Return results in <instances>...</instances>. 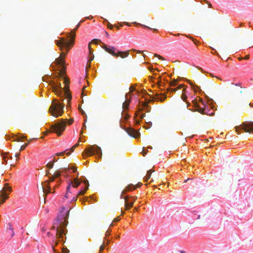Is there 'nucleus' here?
Segmentation results:
<instances>
[{"instance_id":"1","label":"nucleus","mask_w":253,"mask_h":253,"mask_svg":"<svg viewBox=\"0 0 253 253\" xmlns=\"http://www.w3.org/2000/svg\"><path fill=\"white\" fill-rule=\"evenodd\" d=\"M70 210H65L64 207L61 208L60 214L57 217V220L54 223L53 228L56 229V237L60 241V239H63V235L66 234L67 230L66 226L68 224V219L69 215Z\"/></svg>"},{"instance_id":"2","label":"nucleus","mask_w":253,"mask_h":253,"mask_svg":"<svg viewBox=\"0 0 253 253\" xmlns=\"http://www.w3.org/2000/svg\"><path fill=\"white\" fill-rule=\"evenodd\" d=\"M76 29H73L71 31L70 34L71 40L67 41V40L62 38L60 41H56V44L60 47L61 50H63V48H66V51L65 52L62 51L60 56L56 59V62L57 65H59L61 67L64 69V57L74 44V39L75 38Z\"/></svg>"},{"instance_id":"3","label":"nucleus","mask_w":253,"mask_h":253,"mask_svg":"<svg viewBox=\"0 0 253 253\" xmlns=\"http://www.w3.org/2000/svg\"><path fill=\"white\" fill-rule=\"evenodd\" d=\"M67 121H68L69 125H71L73 123L74 120L72 119L69 120L61 119L59 122L56 123L51 125L50 126V130L49 131L56 133L58 136H60L66 128Z\"/></svg>"},{"instance_id":"4","label":"nucleus","mask_w":253,"mask_h":253,"mask_svg":"<svg viewBox=\"0 0 253 253\" xmlns=\"http://www.w3.org/2000/svg\"><path fill=\"white\" fill-rule=\"evenodd\" d=\"M64 105L59 103L57 99H54L49 108V112L56 118L61 116L63 113Z\"/></svg>"},{"instance_id":"5","label":"nucleus","mask_w":253,"mask_h":253,"mask_svg":"<svg viewBox=\"0 0 253 253\" xmlns=\"http://www.w3.org/2000/svg\"><path fill=\"white\" fill-rule=\"evenodd\" d=\"M102 47L108 53L111 54L112 55L116 57H120L122 58L126 57L129 55V50L126 51H118L114 46H107L103 44Z\"/></svg>"},{"instance_id":"6","label":"nucleus","mask_w":253,"mask_h":253,"mask_svg":"<svg viewBox=\"0 0 253 253\" xmlns=\"http://www.w3.org/2000/svg\"><path fill=\"white\" fill-rule=\"evenodd\" d=\"M243 130L245 132L253 133V122H250L249 123H244L241 125V127H235L236 131L240 134L239 132V128Z\"/></svg>"},{"instance_id":"7","label":"nucleus","mask_w":253,"mask_h":253,"mask_svg":"<svg viewBox=\"0 0 253 253\" xmlns=\"http://www.w3.org/2000/svg\"><path fill=\"white\" fill-rule=\"evenodd\" d=\"M61 175V173L60 171H55L53 174L52 175L51 177H50V183H48L47 182H45L44 185L42 186V190H46L45 188V186H47L48 188V190L54 189L56 188V185L53 184L52 182L55 178H57L59 177Z\"/></svg>"},{"instance_id":"8","label":"nucleus","mask_w":253,"mask_h":253,"mask_svg":"<svg viewBox=\"0 0 253 253\" xmlns=\"http://www.w3.org/2000/svg\"><path fill=\"white\" fill-rule=\"evenodd\" d=\"M86 191H80V192H76L73 193L72 191H67L65 198L70 201H76L77 199V196L79 195H84Z\"/></svg>"},{"instance_id":"9","label":"nucleus","mask_w":253,"mask_h":253,"mask_svg":"<svg viewBox=\"0 0 253 253\" xmlns=\"http://www.w3.org/2000/svg\"><path fill=\"white\" fill-rule=\"evenodd\" d=\"M84 151L87 155H92L95 153L101 155V149L100 147L96 145L89 146L88 148L85 149Z\"/></svg>"},{"instance_id":"10","label":"nucleus","mask_w":253,"mask_h":253,"mask_svg":"<svg viewBox=\"0 0 253 253\" xmlns=\"http://www.w3.org/2000/svg\"><path fill=\"white\" fill-rule=\"evenodd\" d=\"M64 83L65 84V86L64 87V96L65 95L66 96L67 99V103L69 104L71 100L72 96L71 94L69 92V79L67 78H64Z\"/></svg>"},{"instance_id":"11","label":"nucleus","mask_w":253,"mask_h":253,"mask_svg":"<svg viewBox=\"0 0 253 253\" xmlns=\"http://www.w3.org/2000/svg\"><path fill=\"white\" fill-rule=\"evenodd\" d=\"M235 86L236 87L233 88V90L237 96L242 97L244 93V90L238 84H236Z\"/></svg>"},{"instance_id":"12","label":"nucleus","mask_w":253,"mask_h":253,"mask_svg":"<svg viewBox=\"0 0 253 253\" xmlns=\"http://www.w3.org/2000/svg\"><path fill=\"white\" fill-rule=\"evenodd\" d=\"M126 131L129 135L134 138H136L140 135V133L138 131L130 127L126 128Z\"/></svg>"},{"instance_id":"13","label":"nucleus","mask_w":253,"mask_h":253,"mask_svg":"<svg viewBox=\"0 0 253 253\" xmlns=\"http://www.w3.org/2000/svg\"><path fill=\"white\" fill-rule=\"evenodd\" d=\"M121 198H124L125 200V206H126V210H129L130 209L133 205V201H135L136 199V198H133V201L132 202H128V199L127 196H125L124 197H123V193L121 195Z\"/></svg>"},{"instance_id":"14","label":"nucleus","mask_w":253,"mask_h":253,"mask_svg":"<svg viewBox=\"0 0 253 253\" xmlns=\"http://www.w3.org/2000/svg\"><path fill=\"white\" fill-rule=\"evenodd\" d=\"M6 191H0V205L4 203L8 198L9 193H6Z\"/></svg>"},{"instance_id":"15","label":"nucleus","mask_w":253,"mask_h":253,"mask_svg":"<svg viewBox=\"0 0 253 253\" xmlns=\"http://www.w3.org/2000/svg\"><path fill=\"white\" fill-rule=\"evenodd\" d=\"M80 184V182L78 180L77 178H75L73 181H72L70 183L68 184L66 190H69L72 185V187L73 188H77L78 187L79 185Z\"/></svg>"},{"instance_id":"16","label":"nucleus","mask_w":253,"mask_h":253,"mask_svg":"<svg viewBox=\"0 0 253 253\" xmlns=\"http://www.w3.org/2000/svg\"><path fill=\"white\" fill-rule=\"evenodd\" d=\"M61 88V84L59 83L56 86L53 87V91L56 95L60 96L62 94Z\"/></svg>"},{"instance_id":"17","label":"nucleus","mask_w":253,"mask_h":253,"mask_svg":"<svg viewBox=\"0 0 253 253\" xmlns=\"http://www.w3.org/2000/svg\"><path fill=\"white\" fill-rule=\"evenodd\" d=\"M141 185H142V184L141 182H138L136 184H130L127 185V190H130L131 189L135 190V189L140 188Z\"/></svg>"},{"instance_id":"18","label":"nucleus","mask_w":253,"mask_h":253,"mask_svg":"<svg viewBox=\"0 0 253 253\" xmlns=\"http://www.w3.org/2000/svg\"><path fill=\"white\" fill-rule=\"evenodd\" d=\"M128 94H129V93H126V95H125L126 100L123 104V108L124 109H127L128 108V106H129V103L130 102V100H128V101L126 100L127 95Z\"/></svg>"},{"instance_id":"19","label":"nucleus","mask_w":253,"mask_h":253,"mask_svg":"<svg viewBox=\"0 0 253 253\" xmlns=\"http://www.w3.org/2000/svg\"><path fill=\"white\" fill-rule=\"evenodd\" d=\"M196 107H197V109L196 110V111L199 112L200 113H201L202 114H207V113L205 112V111H206L205 109L202 108V107L199 106L198 105V106L196 105Z\"/></svg>"},{"instance_id":"20","label":"nucleus","mask_w":253,"mask_h":253,"mask_svg":"<svg viewBox=\"0 0 253 253\" xmlns=\"http://www.w3.org/2000/svg\"><path fill=\"white\" fill-rule=\"evenodd\" d=\"M68 150V149H67L65 151L61 152L60 153H57L55 154V155L57 156H64L65 155V154L66 153L67 155L69 156L71 154V152H68L66 153V152Z\"/></svg>"},{"instance_id":"21","label":"nucleus","mask_w":253,"mask_h":253,"mask_svg":"<svg viewBox=\"0 0 253 253\" xmlns=\"http://www.w3.org/2000/svg\"><path fill=\"white\" fill-rule=\"evenodd\" d=\"M152 172L153 171L152 169H150L147 171V174L145 177V181H148L150 179Z\"/></svg>"},{"instance_id":"22","label":"nucleus","mask_w":253,"mask_h":253,"mask_svg":"<svg viewBox=\"0 0 253 253\" xmlns=\"http://www.w3.org/2000/svg\"><path fill=\"white\" fill-rule=\"evenodd\" d=\"M167 96L165 95H163L161 96H159L158 95H157V97L156 98V100H159L160 101H163L166 98Z\"/></svg>"},{"instance_id":"23","label":"nucleus","mask_w":253,"mask_h":253,"mask_svg":"<svg viewBox=\"0 0 253 253\" xmlns=\"http://www.w3.org/2000/svg\"><path fill=\"white\" fill-rule=\"evenodd\" d=\"M9 227L8 228V230H10L11 233V236L12 237L14 235V232L13 231V228H12V225L10 224H9Z\"/></svg>"},{"instance_id":"24","label":"nucleus","mask_w":253,"mask_h":253,"mask_svg":"<svg viewBox=\"0 0 253 253\" xmlns=\"http://www.w3.org/2000/svg\"><path fill=\"white\" fill-rule=\"evenodd\" d=\"M12 187L9 186L8 184L5 183L4 184V186L3 187L1 188V190H11Z\"/></svg>"},{"instance_id":"25","label":"nucleus","mask_w":253,"mask_h":253,"mask_svg":"<svg viewBox=\"0 0 253 253\" xmlns=\"http://www.w3.org/2000/svg\"><path fill=\"white\" fill-rule=\"evenodd\" d=\"M185 93V88H184L182 91V94L181 95V98L183 101H185L187 98L186 95Z\"/></svg>"},{"instance_id":"26","label":"nucleus","mask_w":253,"mask_h":253,"mask_svg":"<svg viewBox=\"0 0 253 253\" xmlns=\"http://www.w3.org/2000/svg\"><path fill=\"white\" fill-rule=\"evenodd\" d=\"M50 191H44V190H43V199H44V202H45V197L47 196V195L50 193Z\"/></svg>"},{"instance_id":"27","label":"nucleus","mask_w":253,"mask_h":253,"mask_svg":"<svg viewBox=\"0 0 253 253\" xmlns=\"http://www.w3.org/2000/svg\"><path fill=\"white\" fill-rule=\"evenodd\" d=\"M53 166L54 163H53L51 162H50L46 165V167L49 169H51L53 167Z\"/></svg>"},{"instance_id":"28","label":"nucleus","mask_w":253,"mask_h":253,"mask_svg":"<svg viewBox=\"0 0 253 253\" xmlns=\"http://www.w3.org/2000/svg\"><path fill=\"white\" fill-rule=\"evenodd\" d=\"M169 187V185L168 184H161L160 185V187L158 188V190H160L161 188H167Z\"/></svg>"},{"instance_id":"29","label":"nucleus","mask_w":253,"mask_h":253,"mask_svg":"<svg viewBox=\"0 0 253 253\" xmlns=\"http://www.w3.org/2000/svg\"><path fill=\"white\" fill-rule=\"evenodd\" d=\"M154 56L156 57H158L159 59H161L162 60H165L163 57H162V56H161L157 53L154 54Z\"/></svg>"},{"instance_id":"30","label":"nucleus","mask_w":253,"mask_h":253,"mask_svg":"<svg viewBox=\"0 0 253 253\" xmlns=\"http://www.w3.org/2000/svg\"><path fill=\"white\" fill-rule=\"evenodd\" d=\"M84 184L85 185V188H84V190H87L88 188V187H89L88 181L87 180V181H85L84 182Z\"/></svg>"},{"instance_id":"31","label":"nucleus","mask_w":253,"mask_h":253,"mask_svg":"<svg viewBox=\"0 0 253 253\" xmlns=\"http://www.w3.org/2000/svg\"><path fill=\"white\" fill-rule=\"evenodd\" d=\"M105 248V245H104V243H103L100 247V248H99V253H101L104 250Z\"/></svg>"},{"instance_id":"32","label":"nucleus","mask_w":253,"mask_h":253,"mask_svg":"<svg viewBox=\"0 0 253 253\" xmlns=\"http://www.w3.org/2000/svg\"><path fill=\"white\" fill-rule=\"evenodd\" d=\"M28 145V143L25 144L23 145L22 146H21L19 151H22L24 149H25Z\"/></svg>"},{"instance_id":"33","label":"nucleus","mask_w":253,"mask_h":253,"mask_svg":"<svg viewBox=\"0 0 253 253\" xmlns=\"http://www.w3.org/2000/svg\"><path fill=\"white\" fill-rule=\"evenodd\" d=\"M98 42H101V41L98 39H93L92 41V42L94 44H97Z\"/></svg>"},{"instance_id":"34","label":"nucleus","mask_w":253,"mask_h":253,"mask_svg":"<svg viewBox=\"0 0 253 253\" xmlns=\"http://www.w3.org/2000/svg\"><path fill=\"white\" fill-rule=\"evenodd\" d=\"M147 124H148V126H145V127L146 129H149L152 126V122H149L147 123Z\"/></svg>"},{"instance_id":"35","label":"nucleus","mask_w":253,"mask_h":253,"mask_svg":"<svg viewBox=\"0 0 253 253\" xmlns=\"http://www.w3.org/2000/svg\"><path fill=\"white\" fill-rule=\"evenodd\" d=\"M69 251L67 249L63 248L62 251V253H69Z\"/></svg>"},{"instance_id":"36","label":"nucleus","mask_w":253,"mask_h":253,"mask_svg":"<svg viewBox=\"0 0 253 253\" xmlns=\"http://www.w3.org/2000/svg\"><path fill=\"white\" fill-rule=\"evenodd\" d=\"M170 85L171 86H175L176 85V81H175V80H173L172 81L171 83H170Z\"/></svg>"},{"instance_id":"37","label":"nucleus","mask_w":253,"mask_h":253,"mask_svg":"<svg viewBox=\"0 0 253 253\" xmlns=\"http://www.w3.org/2000/svg\"><path fill=\"white\" fill-rule=\"evenodd\" d=\"M88 49H89V53L90 54H92V48L91 47V44L90 43H89L88 44Z\"/></svg>"},{"instance_id":"38","label":"nucleus","mask_w":253,"mask_h":253,"mask_svg":"<svg viewBox=\"0 0 253 253\" xmlns=\"http://www.w3.org/2000/svg\"><path fill=\"white\" fill-rule=\"evenodd\" d=\"M107 26L110 29H112L114 27V26L113 25L111 24L110 23H108Z\"/></svg>"},{"instance_id":"39","label":"nucleus","mask_w":253,"mask_h":253,"mask_svg":"<svg viewBox=\"0 0 253 253\" xmlns=\"http://www.w3.org/2000/svg\"><path fill=\"white\" fill-rule=\"evenodd\" d=\"M67 169H73V171H74V172H76V170H77V167H72V168H70L69 167H68Z\"/></svg>"},{"instance_id":"40","label":"nucleus","mask_w":253,"mask_h":253,"mask_svg":"<svg viewBox=\"0 0 253 253\" xmlns=\"http://www.w3.org/2000/svg\"><path fill=\"white\" fill-rule=\"evenodd\" d=\"M134 90H135V89H134V88L133 86H130L129 90H130V92H132L134 91Z\"/></svg>"},{"instance_id":"41","label":"nucleus","mask_w":253,"mask_h":253,"mask_svg":"<svg viewBox=\"0 0 253 253\" xmlns=\"http://www.w3.org/2000/svg\"><path fill=\"white\" fill-rule=\"evenodd\" d=\"M120 220L119 217H117L116 218H115L114 220H113V222H118L119 221V220Z\"/></svg>"},{"instance_id":"42","label":"nucleus","mask_w":253,"mask_h":253,"mask_svg":"<svg viewBox=\"0 0 253 253\" xmlns=\"http://www.w3.org/2000/svg\"><path fill=\"white\" fill-rule=\"evenodd\" d=\"M142 106L144 107H147L148 106V103L147 102H143L142 103Z\"/></svg>"},{"instance_id":"43","label":"nucleus","mask_w":253,"mask_h":253,"mask_svg":"<svg viewBox=\"0 0 253 253\" xmlns=\"http://www.w3.org/2000/svg\"><path fill=\"white\" fill-rule=\"evenodd\" d=\"M145 117V114L143 113L140 115V119H143Z\"/></svg>"},{"instance_id":"44","label":"nucleus","mask_w":253,"mask_h":253,"mask_svg":"<svg viewBox=\"0 0 253 253\" xmlns=\"http://www.w3.org/2000/svg\"><path fill=\"white\" fill-rule=\"evenodd\" d=\"M250 58V56H249V55H247L246 56H245V57H244V59H246V60H248Z\"/></svg>"},{"instance_id":"45","label":"nucleus","mask_w":253,"mask_h":253,"mask_svg":"<svg viewBox=\"0 0 253 253\" xmlns=\"http://www.w3.org/2000/svg\"><path fill=\"white\" fill-rule=\"evenodd\" d=\"M76 148V147H74V146H73L70 149V150L71 151V152H73L75 150V149Z\"/></svg>"},{"instance_id":"46","label":"nucleus","mask_w":253,"mask_h":253,"mask_svg":"<svg viewBox=\"0 0 253 253\" xmlns=\"http://www.w3.org/2000/svg\"><path fill=\"white\" fill-rule=\"evenodd\" d=\"M58 159H57V160H55V158H53V160L51 161V162H52L54 164V163L56 161H58Z\"/></svg>"},{"instance_id":"47","label":"nucleus","mask_w":253,"mask_h":253,"mask_svg":"<svg viewBox=\"0 0 253 253\" xmlns=\"http://www.w3.org/2000/svg\"><path fill=\"white\" fill-rule=\"evenodd\" d=\"M129 117V116L128 115H127V114H126V115L125 116V120H127L128 119Z\"/></svg>"},{"instance_id":"48","label":"nucleus","mask_w":253,"mask_h":253,"mask_svg":"<svg viewBox=\"0 0 253 253\" xmlns=\"http://www.w3.org/2000/svg\"><path fill=\"white\" fill-rule=\"evenodd\" d=\"M176 253H185V252L183 251H179L177 252Z\"/></svg>"},{"instance_id":"49","label":"nucleus","mask_w":253,"mask_h":253,"mask_svg":"<svg viewBox=\"0 0 253 253\" xmlns=\"http://www.w3.org/2000/svg\"><path fill=\"white\" fill-rule=\"evenodd\" d=\"M183 86H184V85H183V84H180V85H179L178 86V88H179V89H180V88H181L182 87H183Z\"/></svg>"},{"instance_id":"50","label":"nucleus","mask_w":253,"mask_h":253,"mask_svg":"<svg viewBox=\"0 0 253 253\" xmlns=\"http://www.w3.org/2000/svg\"><path fill=\"white\" fill-rule=\"evenodd\" d=\"M93 58H94V56H92L90 57V61H89V62H90L91 61H92V60H93Z\"/></svg>"},{"instance_id":"51","label":"nucleus","mask_w":253,"mask_h":253,"mask_svg":"<svg viewBox=\"0 0 253 253\" xmlns=\"http://www.w3.org/2000/svg\"><path fill=\"white\" fill-rule=\"evenodd\" d=\"M80 110L82 114H85L83 110L80 109Z\"/></svg>"},{"instance_id":"52","label":"nucleus","mask_w":253,"mask_h":253,"mask_svg":"<svg viewBox=\"0 0 253 253\" xmlns=\"http://www.w3.org/2000/svg\"><path fill=\"white\" fill-rule=\"evenodd\" d=\"M19 155H20V153H16V154H15V157H19Z\"/></svg>"},{"instance_id":"53","label":"nucleus","mask_w":253,"mask_h":253,"mask_svg":"<svg viewBox=\"0 0 253 253\" xmlns=\"http://www.w3.org/2000/svg\"><path fill=\"white\" fill-rule=\"evenodd\" d=\"M141 25L142 27H145V28H149V29H151L150 28H149V27H148L146 26V25Z\"/></svg>"},{"instance_id":"54","label":"nucleus","mask_w":253,"mask_h":253,"mask_svg":"<svg viewBox=\"0 0 253 253\" xmlns=\"http://www.w3.org/2000/svg\"><path fill=\"white\" fill-rule=\"evenodd\" d=\"M249 105L250 107H253V103L252 104V103H249Z\"/></svg>"},{"instance_id":"55","label":"nucleus","mask_w":253,"mask_h":253,"mask_svg":"<svg viewBox=\"0 0 253 253\" xmlns=\"http://www.w3.org/2000/svg\"><path fill=\"white\" fill-rule=\"evenodd\" d=\"M142 52V51H141V50H137V53H141Z\"/></svg>"},{"instance_id":"56","label":"nucleus","mask_w":253,"mask_h":253,"mask_svg":"<svg viewBox=\"0 0 253 253\" xmlns=\"http://www.w3.org/2000/svg\"><path fill=\"white\" fill-rule=\"evenodd\" d=\"M80 26V23H79L77 25V27H76V28L75 29L76 30H77Z\"/></svg>"},{"instance_id":"57","label":"nucleus","mask_w":253,"mask_h":253,"mask_svg":"<svg viewBox=\"0 0 253 253\" xmlns=\"http://www.w3.org/2000/svg\"><path fill=\"white\" fill-rule=\"evenodd\" d=\"M78 145H79V144L77 143V144H76L75 145H74V147L76 148V147H77L78 146Z\"/></svg>"},{"instance_id":"58","label":"nucleus","mask_w":253,"mask_h":253,"mask_svg":"<svg viewBox=\"0 0 253 253\" xmlns=\"http://www.w3.org/2000/svg\"><path fill=\"white\" fill-rule=\"evenodd\" d=\"M78 145H79V144L77 143V144H76L75 145H74V147L76 148V147H77L78 146Z\"/></svg>"},{"instance_id":"59","label":"nucleus","mask_w":253,"mask_h":253,"mask_svg":"<svg viewBox=\"0 0 253 253\" xmlns=\"http://www.w3.org/2000/svg\"><path fill=\"white\" fill-rule=\"evenodd\" d=\"M109 234H110V233H109V232L108 231H107L106 232V236H107V235H109Z\"/></svg>"},{"instance_id":"60","label":"nucleus","mask_w":253,"mask_h":253,"mask_svg":"<svg viewBox=\"0 0 253 253\" xmlns=\"http://www.w3.org/2000/svg\"><path fill=\"white\" fill-rule=\"evenodd\" d=\"M170 90H171V91H176V88H172Z\"/></svg>"},{"instance_id":"61","label":"nucleus","mask_w":253,"mask_h":253,"mask_svg":"<svg viewBox=\"0 0 253 253\" xmlns=\"http://www.w3.org/2000/svg\"><path fill=\"white\" fill-rule=\"evenodd\" d=\"M6 158H7V157H6V156H4V157H3V159L4 160V161H5V162H6V160H5Z\"/></svg>"},{"instance_id":"62","label":"nucleus","mask_w":253,"mask_h":253,"mask_svg":"<svg viewBox=\"0 0 253 253\" xmlns=\"http://www.w3.org/2000/svg\"><path fill=\"white\" fill-rule=\"evenodd\" d=\"M83 128H86V126H85V124H84Z\"/></svg>"},{"instance_id":"63","label":"nucleus","mask_w":253,"mask_h":253,"mask_svg":"<svg viewBox=\"0 0 253 253\" xmlns=\"http://www.w3.org/2000/svg\"><path fill=\"white\" fill-rule=\"evenodd\" d=\"M136 123L138 124L140 123V122L139 121H136Z\"/></svg>"},{"instance_id":"64","label":"nucleus","mask_w":253,"mask_h":253,"mask_svg":"<svg viewBox=\"0 0 253 253\" xmlns=\"http://www.w3.org/2000/svg\"><path fill=\"white\" fill-rule=\"evenodd\" d=\"M106 36H107V37H109V34H108V33L107 32H106Z\"/></svg>"}]
</instances>
